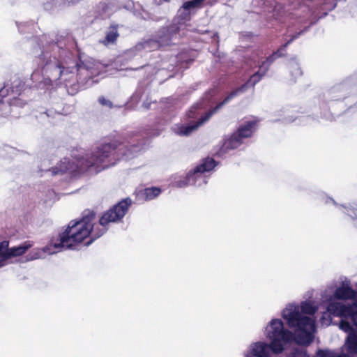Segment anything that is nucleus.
Returning a JSON list of instances; mask_svg holds the SVG:
<instances>
[{
  "label": "nucleus",
  "instance_id": "nucleus-1",
  "mask_svg": "<svg viewBox=\"0 0 357 357\" xmlns=\"http://www.w3.org/2000/svg\"><path fill=\"white\" fill-rule=\"evenodd\" d=\"M139 150L136 146L131 150L126 144L117 146L114 143L102 145L86 153L82 150L73 149L68 158V176L76 177L85 172L97 174L114 165L117 160L133 158Z\"/></svg>",
  "mask_w": 357,
  "mask_h": 357
},
{
  "label": "nucleus",
  "instance_id": "nucleus-2",
  "mask_svg": "<svg viewBox=\"0 0 357 357\" xmlns=\"http://www.w3.org/2000/svg\"><path fill=\"white\" fill-rule=\"evenodd\" d=\"M42 47L40 59L43 66L42 72L35 70L31 75L33 82L36 86L43 89L52 85L54 82L58 84L57 82L61 77L64 69L61 64V60L67 56V40L63 36H57L56 41H49L47 36L44 35L40 39Z\"/></svg>",
  "mask_w": 357,
  "mask_h": 357
},
{
  "label": "nucleus",
  "instance_id": "nucleus-3",
  "mask_svg": "<svg viewBox=\"0 0 357 357\" xmlns=\"http://www.w3.org/2000/svg\"><path fill=\"white\" fill-rule=\"evenodd\" d=\"M323 303H327V310L334 317L350 318L357 327V291L354 290L347 279L334 281L321 291Z\"/></svg>",
  "mask_w": 357,
  "mask_h": 357
},
{
  "label": "nucleus",
  "instance_id": "nucleus-4",
  "mask_svg": "<svg viewBox=\"0 0 357 357\" xmlns=\"http://www.w3.org/2000/svg\"><path fill=\"white\" fill-rule=\"evenodd\" d=\"M319 306L311 300L300 303L291 302L286 304L281 316L289 327L296 330V340L300 344H309L316 331L314 314Z\"/></svg>",
  "mask_w": 357,
  "mask_h": 357
},
{
  "label": "nucleus",
  "instance_id": "nucleus-5",
  "mask_svg": "<svg viewBox=\"0 0 357 357\" xmlns=\"http://www.w3.org/2000/svg\"><path fill=\"white\" fill-rule=\"evenodd\" d=\"M296 36H294L289 41H288L283 47H282L277 52H274L267 59L262 63L259 66V70L252 75L250 79L241 87L232 91L228 95L225 100L219 103L215 107L208 112L205 116H202L198 121L190 123L188 125L176 124L173 127V131L180 136H188L192 132H195L199 126L206 122L219 109L224 105L229 102L238 93L244 91L248 86H254L261 78L264 77L268 70L270 65L278 57L282 55V52L284 51L287 45L294 40Z\"/></svg>",
  "mask_w": 357,
  "mask_h": 357
},
{
  "label": "nucleus",
  "instance_id": "nucleus-6",
  "mask_svg": "<svg viewBox=\"0 0 357 357\" xmlns=\"http://www.w3.org/2000/svg\"><path fill=\"white\" fill-rule=\"evenodd\" d=\"M99 229H101L98 227L93 212H89L79 221H70L68 223V248L75 249L76 245L86 238L89 240L84 243V246L89 245L94 240L104 234H98Z\"/></svg>",
  "mask_w": 357,
  "mask_h": 357
},
{
  "label": "nucleus",
  "instance_id": "nucleus-7",
  "mask_svg": "<svg viewBox=\"0 0 357 357\" xmlns=\"http://www.w3.org/2000/svg\"><path fill=\"white\" fill-rule=\"evenodd\" d=\"M217 165L213 158H206L199 164L188 171L185 176H175L173 177L172 185L179 188H186L189 185L200 188L207 183L208 176L210 172Z\"/></svg>",
  "mask_w": 357,
  "mask_h": 357
},
{
  "label": "nucleus",
  "instance_id": "nucleus-8",
  "mask_svg": "<svg viewBox=\"0 0 357 357\" xmlns=\"http://www.w3.org/2000/svg\"><path fill=\"white\" fill-rule=\"evenodd\" d=\"M264 335L270 341L271 351L275 354L283 352L285 347L294 339V333L284 327L278 318L272 319L266 326Z\"/></svg>",
  "mask_w": 357,
  "mask_h": 357
},
{
  "label": "nucleus",
  "instance_id": "nucleus-9",
  "mask_svg": "<svg viewBox=\"0 0 357 357\" xmlns=\"http://www.w3.org/2000/svg\"><path fill=\"white\" fill-rule=\"evenodd\" d=\"M132 201L130 198H126L118 202L112 208L107 211L97 222L99 229L98 234H105L108 229V225L111 222H119L126 215Z\"/></svg>",
  "mask_w": 357,
  "mask_h": 357
},
{
  "label": "nucleus",
  "instance_id": "nucleus-10",
  "mask_svg": "<svg viewBox=\"0 0 357 357\" xmlns=\"http://www.w3.org/2000/svg\"><path fill=\"white\" fill-rule=\"evenodd\" d=\"M66 242H67V229L61 234L52 236L49 243L44 248L33 249L29 255V259L44 258L45 254H56L63 248Z\"/></svg>",
  "mask_w": 357,
  "mask_h": 357
},
{
  "label": "nucleus",
  "instance_id": "nucleus-11",
  "mask_svg": "<svg viewBox=\"0 0 357 357\" xmlns=\"http://www.w3.org/2000/svg\"><path fill=\"white\" fill-rule=\"evenodd\" d=\"M31 241H25L18 246L8 248L9 243L3 241L0 243V267L5 266L8 260L14 257L22 255L26 251L33 246Z\"/></svg>",
  "mask_w": 357,
  "mask_h": 357
},
{
  "label": "nucleus",
  "instance_id": "nucleus-12",
  "mask_svg": "<svg viewBox=\"0 0 357 357\" xmlns=\"http://www.w3.org/2000/svg\"><path fill=\"white\" fill-rule=\"evenodd\" d=\"M340 329L347 333L342 349L351 356L357 355V331L347 321L342 319L338 324Z\"/></svg>",
  "mask_w": 357,
  "mask_h": 357
},
{
  "label": "nucleus",
  "instance_id": "nucleus-13",
  "mask_svg": "<svg viewBox=\"0 0 357 357\" xmlns=\"http://www.w3.org/2000/svg\"><path fill=\"white\" fill-rule=\"evenodd\" d=\"M271 344L264 341L252 342L243 351V357H272Z\"/></svg>",
  "mask_w": 357,
  "mask_h": 357
},
{
  "label": "nucleus",
  "instance_id": "nucleus-14",
  "mask_svg": "<svg viewBox=\"0 0 357 357\" xmlns=\"http://www.w3.org/2000/svg\"><path fill=\"white\" fill-rule=\"evenodd\" d=\"M243 143V140L236 132L225 139L220 149L222 153H225L229 150L238 149Z\"/></svg>",
  "mask_w": 357,
  "mask_h": 357
},
{
  "label": "nucleus",
  "instance_id": "nucleus-15",
  "mask_svg": "<svg viewBox=\"0 0 357 357\" xmlns=\"http://www.w3.org/2000/svg\"><path fill=\"white\" fill-rule=\"evenodd\" d=\"M257 129V122L255 120L245 121L236 130V132L244 141L251 137Z\"/></svg>",
  "mask_w": 357,
  "mask_h": 357
},
{
  "label": "nucleus",
  "instance_id": "nucleus-16",
  "mask_svg": "<svg viewBox=\"0 0 357 357\" xmlns=\"http://www.w3.org/2000/svg\"><path fill=\"white\" fill-rule=\"evenodd\" d=\"M318 198L326 204H332L337 207V208L343 213H346L351 218H357V211L351 208L350 206H344L342 205H338L333 198L328 197L324 192H320L318 195Z\"/></svg>",
  "mask_w": 357,
  "mask_h": 357
},
{
  "label": "nucleus",
  "instance_id": "nucleus-17",
  "mask_svg": "<svg viewBox=\"0 0 357 357\" xmlns=\"http://www.w3.org/2000/svg\"><path fill=\"white\" fill-rule=\"evenodd\" d=\"M217 0H190L183 3L192 14L206 5H213Z\"/></svg>",
  "mask_w": 357,
  "mask_h": 357
},
{
  "label": "nucleus",
  "instance_id": "nucleus-18",
  "mask_svg": "<svg viewBox=\"0 0 357 357\" xmlns=\"http://www.w3.org/2000/svg\"><path fill=\"white\" fill-rule=\"evenodd\" d=\"M83 68L90 70L92 75H99L105 68V66L93 59H89L83 62Z\"/></svg>",
  "mask_w": 357,
  "mask_h": 357
},
{
  "label": "nucleus",
  "instance_id": "nucleus-19",
  "mask_svg": "<svg viewBox=\"0 0 357 357\" xmlns=\"http://www.w3.org/2000/svg\"><path fill=\"white\" fill-rule=\"evenodd\" d=\"M192 13L188 10V8L185 6L183 4L179 8L177 13L178 22L177 24L179 26L177 27L178 29L181 28V26L184 24L186 22L189 21L191 18Z\"/></svg>",
  "mask_w": 357,
  "mask_h": 357
},
{
  "label": "nucleus",
  "instance_id": "nucleus-20",
  "mask_svg": "<svg viewBox=\"0 0 357 357\" xmlns=\"http://www.w3.org/2000/svg\"><path fill=\"white\" fill-rule=\"evenodd\" d=\"M161 193V190L157 187L145 188L142 191L141 195L145 200H152Z\"/></svg>",
  "mask_w": 357,
  "mask_h": 357
},
{
  "label": "nucleus",
  "instance_id": "nucleus-21",
  "mask_svg": "<svg viewBox=\"0 0 357 357\" xmlns=\"http://www.w3.org/2000/svg\"><path fill=\"white\" fill-rule=\"evenodd\" d=\"M291 76L293 79L295 81L302 75V70L299 66V64L296 60H291L289 65Z\"/></svg>",
  "mask_w": 357,
  "mask_h": 357
},
{
  "label": "nucleus",
  "instance_id": "nucleus-22",
  "mask_svg": "<svg viewBox=\"0 0 357 357\" xmlns=\"http://www.w3.org/2000/svg\"><path fill=\"white\" fill-rule=\"evenodd\" d=\"M317 355L318 357H349L351 354L348 352L347 354L344 353H336L331 350H318L317 352Z\"/></svg>",
  "mask_w": 357,
  "mask_h": 357
},
{
  "label": "nucleus",
  "instance_id": "nucleus-23",
  "mask_svg": "<svg viewBox=\"0 0 357 357\" xmlns=\"http://www.w3.org/2000/svg\"><path fill=\"white\" fill-rule=\"evenodd\" d=\"M117 30L115 27H112L109 32L107 33L104 43L108 45L114 43L118 37Z\"/></svg>",
  "mask_w": 357,
  "mask_h": 357
},
{
  "label": "nucleus",
  "instance_id": "nucleus-24",
  "mask_svg": "<svg viewBox=\"0 0 357 357\" xmlns=\"http://www.w3.org/2000/svg\"><path fill=\"white\" fill-rule=\"evenodd\" d=\"M320 299H321V298L320 297ZM323 304H326V303H323L321 302ZM328 304L326 303V305ZM331 314L333 315L332 313H330L329 312H328V310H326V312H324L321 319H320V321H321V324L323 325V326H329L330 324L331 323V321H332V317H331Z\"/></svg>",
  "mask_w": 357,
  "mask_h": 357
},
{
  "label": "nucleus",
  "instance_id": "nucleus-25",
  "mask_svg": "<svg viewBox=\"0 0 357 357\" xmlns=\"http://www.w3.org/2000/svg\"><path fill=\"white\" fill-rule=\"evenodd\" d=\"M67 171V162L64 158V161H61L59 167H55L52 169V175L65 173Z\"/></svg>",
  "mask_w": 357,
  "mask_h": 357
},
{
  "label": "nucleus",
  "instance_id": "nucleus-26",
  "mask_svg": "<svg viewBox=\"0 0 357 357\" xmlns=\"http://www.w3.org/2000/svg\"><path fill=\"white\" fill-rule=\"evenodd\" d=\"M288 357H310L304 349L295 350Z\"/></svg>",
  "mask_w": 357,
  "mask_h": 357
},
{
  "label": "nucleus",
  "instance_id": "nucleus-27",
  "mask_svg": "<svg viewBox=\"0 0 357 357\" xmlns=\"http://www.w3.org/2000/svg\"><path fill=\"white\" fill-rule=\"evenodd\" d=\"M8 95V89L0 84V102Z\"/></svg>",
  "mask_w": 357,
  "mask_h": 357
},
{
  "label": "nucleus",
  "instance_id": "nucleus-28",
  "mask_svg": "<svg viewBox=\"0 0 357 357\" xmlns=\"http://www.w3.org/2000/svg\"><path fill=\"white\" fill-rule=\"evenodd\" d=\"M99 102L102 105H106V106H109V107H111V105H112V103L109 100H108L102 97L99 98Z\"/></svg>",
  "mask_w": 357,
  "mask_h": 357
},
{
  "label": "nucleus",
  "instance_id": "nucleus-29",
  "mask_svg": "<svg viewBox=\"0 0 357 357\" xmlns=\"http://www.w3.org/2000/svg\"><path fill=\"white\" fill-rule=\"evenodd\" d=\"M337 0H332L331 6L328 7V9L332 10L336 6Z\"/></svg>",
  "mask_w": 357,
  "mask_h": 357
},
{
  "label": "nucleus",
  "instance_id": "nucleus-30",
  "mask_svg": "<svg viewBox=\"0 0 357 357\" xmlns=\"http://www.w3.org/2000/svg\"><path fill=\"white\" fill-rule=\"evenodd\" d=\"M17 26H18V29H19L20 31L22 32V31H24L23 27L26 26V23L22 24L20 26V25H17Z\"/></svg>",
  "mask_w": 357,
  "mask_h": 357
},
{
  "label": "nucleus",
  "instance_id": "nucleus-31",
  "mask_svg": "<svg viewBox=\"0 0 357 357\" xmlns=\"http://www.w3.org/2000/svg\"><path fill=\"white\" fill-rule=\"evenodd\" d=\"M57 116H58L59 119L63 118V116H64V115L63 114H61V113H58Z\"/></svg>",
  "mask_w": 357,
  "mask_h": 357
},
{
  "label": "nucleus",
  "instance_id": "nucleus-32",
  "mask_svg": "<svg viewBox=\"0 0 357 357\" xmlns=\"http://www.w3.org/2000/svg\"><path fill=\"white\" fill-rule=\"evenodd\" d=\"M70 1L73 3H75L79 1V0H70Z\"/></svg>",
  "mask_w": 357,
  "mask_h": 357
},
{
  "label": "nucleus",
  "instance_id": "nucleus-33",
  "mask_svg": "<svg viewBox=\"0 0 357 357\" xmlns=\"http://www.w3.org/2000/svg\"><path fill=\"white\" fill-rule=\"evenodd\" d=\"M149 45V43H146L145 45H144V48H146Z\"/></svg>",
  "mask_w": 357,
  "mask_h": 357
},
{
  "label": "nucleus",
  "instance_id": "nucleus-34",
  "mask_svg": "<svg viewBox=\"0 0 357 357\" xmlns=\"http://www.w3.org/2000/svg\"><path fill=\"white\" fill-rule=\"evenodd\" d=\"M18 101H19V100H15V102H14V104L18 105Z\"/></svg>",
  "mask_w": 357,
  "mask_h": 357
},
{
  "label": "nucleus",
  "instance_id": "nucleus-35",
  "mask_svg": "<svg viewBox=\"0 0 357 357\" xmlns=\"http://www.w3.org/2000/svg\"><path fill=\"white\" fill-rule=\"evenodd\" d=\"M50 1H52V2L53 1H56L57 2V1H59V0H50Z\"/></svg>",
  "mask_w": 357,
  "mask_h": 357
}]
</instances>
